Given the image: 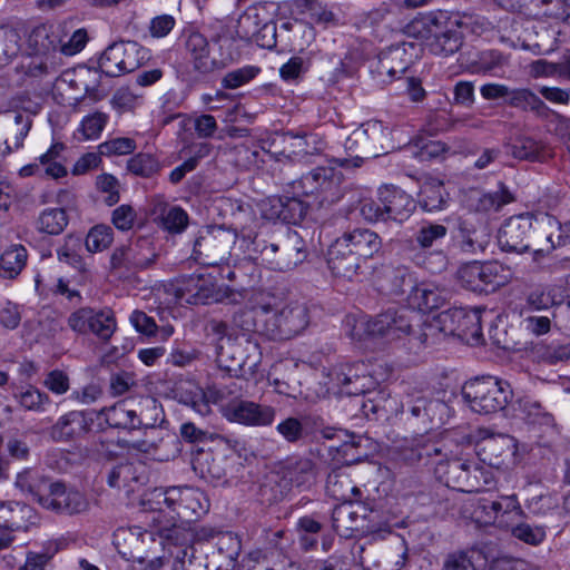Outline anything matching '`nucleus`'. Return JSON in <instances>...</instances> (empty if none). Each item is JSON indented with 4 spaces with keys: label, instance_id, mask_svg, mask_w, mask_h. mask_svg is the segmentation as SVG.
Segmentation results:
<instances>
[{
    "label": "nucleus",
    "instance_id": "48",
    "mask_svg": "<svg viewBox=\"0 0 570 570\" xmlns=\"http://www.w3.org/2000/svg\"><path fill=\"white\" fill-rule=\"evenodd\" d=\"M19 35L8 24H0V66L8 65L19 53Z\"/></svg>",
    "mask_w": 570,
    "mask_h": 570
},
{
    "label": "nucleus",
    "instance_id": "43",
    "mask_svg": "<svg viewBox=\"0 0 570 570\" xmlns=\"http://www.w3.org/2000/svg\"><path fill=\"white\" fill-rule=\"evenodd\" d=\"M193 468L202 479L210 482L220 481L226 475L220 461L212 452H198L193 460Z\"/></svg>",
    "mask_w": 570,
    "mask_h": 570
},
{
    "label": "nucleus",
    "instance_id": "59",
    "mask_svg": "<svg viewBox=\"0 0 570 570\" xmlns=\"http://www.w3.org/2000/svg\"><path fill=\"white\" fill-rule=\"evenodd\" d=\"M59 551L57 542H49L45 552H29L23 566V570H46L49 560Z\"/></svg>",
    "mask_w": 570,
    "mask_h": 570
},
{
    "label": "nucleus",
    "instance_id": "3",
    "mask_svg": "<svg viewBox=\"0 0 570 570\" xmlns=\"http://www.w3.org/2000/svg\"><path fill=\"white\" fill-rule=\"evenodd\" d=\"M420 316L410 308L389 309L374 318L347 316L346 326L351 327L350 336L362 340L365 335L379 336L387 341L402 338L412 333L414 323L419 324Z\"/></svg>",
    "mask_w": 570,
    "mask_h": 570
},
{
    "label": "nucleus",
    "instance_id": "55",
    "mask_svg": "<svg viewBox=\"0 0 570 570\" xmlns=\"http://www.w3.org/2000/svg\"><path fill=\"white\" fill-rule=\"evenodd\" d=\"M109 116L102 111H95L86 116L80 124L79 130L85 139H97L108 122Z\"/></svg>",
    "mask_w": 570,
    "mask_h": 570
},
{
    "label": "nucleus",
    "instance_id": "44",
    "mask_svg": "<svg viewBox=\"0 0 570 570\" xmlns=\"http://www.w3.org/2000/svg\"><path fill=\"white\" fill-rule=\"evenodd\" d=\"M501 529L510 531L512 537L531 546H538L546 539V532L541 527H531L523 520H501Z\"/></svg>",
    "mask_w": 570,
    "mask_h": 570
},
{
    "label": "nucleus",
    "instance_id": "29",
    "mask_svg": "<svg viewBox=\"0 0 570 570\" xmlns=\"http://www.w3.org/2000/svg\"><path fill=\"white\" fill-rule=\"evenodd\" d=\"M155 515L151 518L153 522L157 525V532L168 542V544H173L176 548L181 547H191L195 540V533L191 529V523H183L179 520H170V518H164V515L159 513H154Z\"/></svg>",
    "mask_w": 570,
    "mask_h": 570
},
{
    "label": "nucleus",
    "instance_id": "4",
    "mask_svg": "<svg viewBox=\"0 0 570 570\" xmlns=\"http://www.w3.org/2000/svg\"><path fill=\"white\" fill-rule=\"evenodd\" d=\"M414 26L422 28L423 37L428 39V47L432 53L450 56L461 48V29L466 26V22L458 14L435 11L416 20Z\"/></svg>",
    "mask_w": 570,
    "mask_h": 570
},
{
    "label": "nucleus",
    "instance_id": "32",
    "mask_svg": "<svg viewBox=\"0 0 570 570\" xmlns=\"http://www.w3.org/2000/svg\"><path fill=\"white\" fill-rule=\"evenodd\" d=\"M470 470V462L458 458L439 461L435 466L439 479L444 481L448 487L464 492L472 491L469 488Z\"/></svg>",
    "mask_w": 570,
    "mask_h": 570
},
{
    "label": "nucleus",
    "instance_id": "28",
    "mask_svg": "<svg viewBox=\"0 0 570 570\" xmlns=\"http://www.w3.org/2000/svg\"><path fill=\"white\" fill-rule=\"evenodd\" d=\"M448 299V292L434 283L422 282L411 287L407 296L409 306L412 311L431 312L444 305Z\"/></svg>",
    "mask_w": 570,
    "mask_h": 570
},
{
    "label": "nucleus",
    "instance_id": "24",
    "mask_svg": "<svg viewBox=\"0 0 570 570\" xmlns=\"http://www.w3.org/2000/svg\"><path fill=\"white\" fill-rule=\"evenodd\" d=\"M503 149L507 157L518 160L543 161L551 156V150L548 146L519 131L510 135L503 145Z\"/></svg>",
    "mask_w": 570,
    "mask_h": 570
},
{
    "label": "nucleus",
    "instance_id": "20",
    "mask_svg": "<svg viewBox=\"0 0 570 570\" xmlns=\"http://www.w3.org/2000/svg\"><path fill=\"white\" fill-rule=\"evenodd\" d=\"M42 508L68 515L87 511L89 502L85 494L76 489H68L61 482H53Z\"/></svg>",
    "mask_w": 570,
    "mask_h": 570
},
{
    "label": "nucleus",
    "instance_id": "30",
    "mask_svg": "<svg viewBox=\"0 0 570 570\" xmlns=\"http://www.w3.org/2000/svg\"><path fill=\"white\" fill-rule=\"evenodd\" d=\"M338 240H345L348 247L361 261L372 258L382 248V239L377 233L367 228H355L345 232Z\"/></svg>",
    "mask_w": 570,
    "mask_h": 570
},
{
    "label": "nucleus",
    "instance_id": "6",
    "mask_svg": "<svg viewBox=\"0 0 570 570\" xmlns=\"http://www.w3.org/2000/svg\"><path fill=\"white\" fill-rule=\"evenodd\" d=\"M296 195L313 196L320 205L337 203L344 195V176L332 166H320L289 184Z\"/></svg>",
    "mask_w": 570,
    "mask_h": 570
},
{
    "label": "nucleus",
    "instance_id": "16",
    "mask_svg": "<svg viewBox=\"0 0 570 570\" xmlns=\"http://www.w3.org/2000/svg\"><path fill=\"white\" fill-rule=\"evenodd\" d=\"M100 76L97 70L81 67L73 70H66L57 80V86L61 90H72L81 95L75 96L78 102L85 97L92 101H99L102 96L99 92Z\"/></svg>",
    "mask_w": 570,
    "mask_h": 570
},
{
    "label": "nucleus",
    "instance_id": "12",
    "mask_svg": "<svg viewBox=\"0 0 570 570\" xmlns=\"http://www.w3.org/2000/svg\"><path fill=\"white\" fill-rule=\"evenodd\" d=\"M499 379L494 376L475 377L462 386V397L469 403L472 411L490 414L495 413L499 406Z\"/></svg>",
    "mask_w": 570,
    "mask_h": 570
},
{
    "label": "nucleus",
    "instance_id": "1",
    "mask_svg": "<svg viewBox=\"0 0 570 570\" xmlns=\"http://www.w3.org/2000/svg\"><path fill=\"white\" fill-rule=\"evenodd\" d=\"M238 325L245 331H258L271 340H291L302 334L309 324L308 308L305 304L291 302L281 307L259 304L249 311H243Z\"/></svg>",
    "mask_w": 570,
    "mask_h": 570
},
{
    "label": "nucleus",
    "instance_id": "26",
    "mask_svg": "<svg viewBox=\"0 0 570 570\" xmlns=\"http://www.w3.org/2000/svg\"><path fill=\"white\" fill-rule=\"evenodd\" d=\"M533 227L532 216L530 214H520L505 219L501 232L505 238L501 244V249L505 252L523 253L530 248L524 243Z\"/></svg>",
    "mask_w": 570,
    "mask_h": 570
},
{
    "label": "nucleus",
    "instance_id": "25",
    "mask_svg": "<svg viewBox=\"0 0 570 570\" xmlns=\"http://www.w3.org/2000/svg\"><path fill=\"white\" fill-rule=\"evenodd\" d=\"M132 402L122 400L99 412L98 419L102 420L109 428L135 431L144 424L141 412L132 407Z\"/></svg>",
    "mask_w": 570,
    "mask_h": 570
},
{
    "label": "nucleus",
    "instance_id": "64",
    "mask_svg": "<svg viewBox=\"0 0 570 570\" xmlns=\"http://www.w3.org/2000/svg\"><path fill=\"white\" fill-rule=\"evenodd\" d=\"M111 104L119 111H130L140 104V97L129 88H120L115 92Z\"/></svg>",
    "mask_w": 570,
    "mask_h": 570
},
{
    "label": "nucleus",
    "instance_id": "5",
    "mask_svg": "<svg viewBox=\"0 0 570 570\" xmlns=\"http://www.w3.org/2000/svg\"><path fill=\"white\" fill-rule=\"evenodd\" d=\"M262 151L281 163L307 161L323 149V141L314 134L274 132L262 140Z\"/></svg>",
    "mask_w": 570,
    "mask_h": 570
},
{
    "label": "nucleus",
    "instance_id": "52",
    "mask_svg": "<svg viewBox=\"0 0 570 570\" xmlns=\"http://www.w3.org/2000/svg\"><path fill=\"white\" fill-rule=\"evenodd\" d=\"M114 240V232L107 225L94 226L86 237V248L90 253H99L107 249Z\"/></svg>",
    "mask_w": 570,
    "mask_h": 570
},
{
    "label": "nucleus",
    "instance_id": "56",
    "mask_svg": "<svg viewBox=\"0 0 570 570\" xmlns=\"http://www.w3.org/2000/svg\"><path fill=\"white\" fill-rule=\"evenodd\" d=\"M137 148L136 141L128 137H117L99 145V154L104 156L129 155Z\"/></svg>",
    "mask_w": 570,
    "mask_h": 570
},
{
    "label": "nucleus",
    "instance_id": "9",
    "mask_svg": "<svg viewBox=\"0 0 570 570\" xmlns=\"http://www.w3.org/2000/svg\"><path fill=\"white\" fill-rule=\"evenodd\" d=\"M236 234L223 227L200 230L193 246V259L205 266H215L227 259Z\"/></svg>",
    "mask_w": 570,
    "mask_h": 570
},
{
    "label": "nucleus",
    "instance_id": "37",
    "mask_svg": "<svg viewBox=\"0 0 570 570\" xmlns=\"http://www.w3.org/2000/svg\"><path fill=\"white\" fill-rule=\"evenodd\" d=\"M324 439H338L342 443L334 446L337 452L343 456L346 463H354L360 461L362 454L358 452L360 439L355 435L348 434L344 430L334 428H325L321 431Z\"/></svg>",
    "mask_w": 570,
    "mask_h": 570
},
{
    "label": "nucleus",
    "instance_id": "39",
    "mask_svg": "<svg viewBox=\"0 0 570 570\" xmlns=\"http://www.w3.org/2000/svg\"><path fill=\"white\" fill-rule=\"evenodd\" d=\"M419 204L426 212L443 209L446 198L442 181L434 178L424 180L419 193Z\"/></svg>",
    "mask_w": 570,
    "mask_h": 570
},
{
    "label": "nucleus",
    "instance_id": "8",
    "mask_svg": "<svg viewBox=\"0 0 570 570\" xmlns=\"http://www.w3.org/2000/svg\"><path fill=\"white\" fill-rule=\"evenodd\" d=\"M150 58V52L136 41H120L108 46L99 58L98 66L108 77H118L138 69Z\"/></svg>",
    "mask_w": 570,
    "mask_h": 570
},
{
    "label": "nucleus",
    "instance_id": "40",
    "mask_svg": "<svg viewBox=\"0 0 570 570\" xmlns=\"http://www.w3.org/2000/svg\"><path fill=\"white\" fill-rule=\"evenodd\" d=\"M139 430H142V438L127 440L125 446L139 452L151 453L164 442L165 432L155 423L144 422Z\"/></svg>",
    "mask_w": 570,
    "mask_h": 570
},
{
    "label": "nucleus",
    "instance_id": "46",
    "mask_svg": "<svg viewBox=\"0 0 570 570\" xmlns=\"http://www.w3.org/2000/svg\"><path fill=\"white\" fill-rule=\"evenodd\" d=\"M161 166L159 160L153 154L138 153L127 161V170L142 178H150L158 174Z\"/></svg>",
    "mask_w": 570,
    "mask_h": 570
},
{
    "label": "nucleus",
    "instance_id": "61",
    "mask_svg": "<svg viewBox=\"0 0 570 570\" xmlns=\"http://www.w3.org/2000/svg\"><path fill=\"white\" fill-rule=\"evenodd\" d=\"M14 122L18 126V128L13 136V139L12 141L6 140V150L8 153L17 150L23 146V140L28 136L32 125V120L30 119V117L23 114H17L14 116Z\"/></svg>",
    "mask_w": 570,
    "mask_h": 570
},
{
    "label": "nucleus",
    "instance_id": "36",
    "mask_svg": "<svg viewBox=\"0 0 570 570\" xmlns=\"http://www.w3.org/2000/svg\"><path fill=\"white\" fill-rule=\"evenodd\" d=\"M293 196L279 197L276 199V208L273 216L279 218L288 224H297L304 219L307 214L308 205L301 199L303 195H296L292 191Z\"/></svg>",
    "mask_w": 570,
    "mask_h": 570
},
{
    "label": "nucleus",
    "instance_id": "7",
    "mask_svg": "<svg viewBox=\"0 0 570 570\" xmlns=\"http://www.w3.org/2000/svg\"><path fill=\"white\" fill-rule=\"evenodd\" d=\"M254 244L261 253L262 261L274 271H291L307 257L306 243L294 230H288L277 243L267 244L265 240L255 239Z\"/></svg>",
    "mask_w": 570,
    "mask_h": 570
},
{
    "label": "nucleus",
    "instance_id": "14",
    "mask_svg": "<svg viewBox=\"0 0 570 570\" xmlns=\"http://www.w3.org/2000/svg\"><path fill=\"white\" fill-rule=\"evenodd\" d=\"M157 258V253L148 239H139L128 246L115 248L110 257L112 269L142 271L150 267Z\"/></svg>",
    "mask_w": 570,
    "mask_h": 570
},
{
    "label": "nucleus",
    "instance_id": "38",
    "mask_svg": "<svg viewBox=\"0 0 570 570\" xmlns=\"http://www.w3.org/2000/svg\"><path fill=\"white\" fill-rule=\"evenodd\" d=\"M28 254L22 245H11L0 255V276L16 278L24 268Z\"/></svg>",
    "mask_w": 570,
    "mask_h": 570
},
{
    "label": "nucleus",
    "instance_id": "50",
    "mask_svg": "<svg viewBox=\"0 0 570 570\" xmlns=\"http://www.w3.org/2000/svg\"><path fill=\"white\" fill-rule=\"evenodd\" d=\"M18 403L27 411L43 412L46 405L50 404V397L35 386H28L26 390L14 394Z\"/></svg>",
    "mask_w": 570,
    "mask_h": 570
},
{
    "label": "nucleus",
    "instance_id": "35",
    "mask_svg": "<svg viewBox=\"0 0 570 570\" xmlns=\"http://www.w3.org/2000/svg\"><path fill=\"white\" fill-rule=\"evenodd\" d=\"M86 431V420L81 412L71 411L60 416L50 428L49 434L56 442H67Z\"/></svg>",
    "mask_w": 570,
    "mask_h": 570
},
{
    "label": "nucleus",
    "instance_id": "10",
    "mask_svg": "<svg viewBox=\"0 0 570 570\" xmlns=\"http://www.w3.org/2000/svg\"><path fill=\"white\" fill-rule=\"evenodd\" d=\"M438 322L444 333L455 335L470 345L483 343L479 309L452 307L439 314Z\"/></svg>",
    "mask_w": 570,
    "mask_h": 570
},
{
    "label": "nucleus",
    "instance_id": "17",
    "mask_svg": "<svg viewBox=\"0 0 570 570\" xmlns=\"http://www.w3.org/2000/svg\"><path fill=\"white\" fill-rule=\"evenodd\" d=\"M180 292L188 304H210L215 302H224L227 299L232 304H236L237 299L234 294L222 293L210 276L202 274H193L188 276L180 287Z\"/></svg>",
    "mask_w": 570,
    "mask_h": 570
},
{
    "label": "nucleus",
    "instance_id": "31",
    "mask_svg": "<svg viewBox=\"0 0 570 570\" xmlns=\"http://www.w3.org/2000/svg\"><path fill=\"white\" fill-rule=\"evenodd\" d=\"M358 130L364 136V156L367 158L377 157L393 148L391 132L382 121L368 120Z\"/></svg>",
    "mask_w": 570,
    "mask_h": 570
},
{
    "label": "nucleus",
    "instance_id": "11",
    "mask_svg": "<svg viewBox=\"0 0 570 570\" xmlns=\"http://www.w3.org/2000/svg\"><path fill=\"white\" fill-rule=\"evenodd\" d=\"M67 323L75 333L94 334L102 342H108L117 328L116 317L110 308L81 307L69 315Z\"/></svg>",
    "mask_w": 570,
    "mask_h": 570
},
{
    "label": "nucleus",
    "instance_id": "41",
    "mask_svg": "<svg viewBox=\"0 0 570 570\" xmlns=\"http://www.w3.org/2000/svg\"><path fill=\"white\" fill-rule=\"evenodd\" d=\"M109 487L124 489L127 494L136 490L139 476L136 473V466L130 462L119 463L114 466L107 476Z\"/></svg>",
    "mask_w": 570,
    "mask_h": 570
},
{
    "label": "nucleus",
    "instance_id": "19",
    "mask_svg": "<svg viewBox=\"0 0 570 570\" xmlns=\"http://www.w3.org/2000/svg\"><path fill=\"white\" fill-rule=\"evenodd\" d=\"M497 263L473 262L459 269L462 285L473 292L490 294L499 288Z\"/></svg>",
    "mask_w": 570,
    "mask_h": 570
},
{
    "label": "nucleus",
    "instance_id": "2",
    "mask_svg": "<svg viewBox=\"0 0 570 570\" xmlns=\"http://www.w3.org/2000/svg\"><path fill=\"white\" fill-rule=\"evenodd\" d=\"M141 505L145 511L183 523L197 521L209 509L206 495L191 487L155 488L144 495Z\"/></svg>",
    "mask_w": 570,
    "mask_h": 570
},
{
    "label": "nucleus",
    "instance_id": "23",
    "mask_svg": "<svg viewBox=\"0 0 570 570\" xmlns=\"http://www.w3.org/2000/svg\"><path fill=\"white\" fill-rule=\"evenodd\" d=\"M283 478L301 490L311 489L318 478L317 463L306 456H291L283 463Z\"/></svg>",
    "mask_w": 570,
    "mask_h": 570
},
{
    "label": "nucleus",
    "instance_id": "34",
    "mask_svg": "<svg viewBox=\"0 0 570 570\" xmlns=\"http://www.w3.org/2000/svg\"><path fill=\"white\" fill-rule=\"evenodd\" d=\"M326 492L330 497L344 503H351L361 498V490L353 483L343 470H333L326 480Z\"/></svg>",
    "mask_w": 570,
    "mask_h": 570
},
{
    "label": "nucleus",
    "instance_id": "33",
    "mask_svg": "<svg viewBox=\"0 0 570 570\" xmlns=\"http://www.w3.org/2000/svg\"><path fill=\"white\" fill-rule=\"evenodd\" d=\"M53 482L45 475V473L38 469H24L18 473L16 478V487L31 495L42 507L43 500L48 497V492L51 489Z\"/></svg>",
    "mask_w": 570,
    "mask_h": 570
},
{
    "label": "nucleus",
    "instance_id": "22",
    "mask_svg": "<svg viewBox=\"0 0 570 570\" xmlns=\"http://www.w3.org/2000/svg\"><path fill=\"white\" fill-rule=\"evenodd\" d=\"M379 200L386 220L402 223L406 220L415 209L413 198L395 186H383L379 189Z\"/></svg>",
    "mask_w": 570,
    "mask_h": 570
},
{
    "label": "nucleus",
    "instance_id": "47",
    "mask_svg": "<svg viewBox=\"0 0 570 570\" xmlns=\"http://www.w3.org/2000/svg\"><path fill=\"white\" fill-rule=\"evenodd\" d=\"M68 225V217L63 208H47L38 218V228L50 235L60 234Z\"/></svg>",
    "mask_w": 570,
    "mask_h": 570
},
{
    "label": "nucleus",
    "instance_id": "45",
    "mask_svg": "<svg viewBox=\"0 0 570 570\" xmlns=\"http://www.w3.org/2000/svg\"><path fill=\"white\" fill-rule=\"evenodd\" d=\"M407 409L413 417L431 421L435 410H443L445 405L438 400H430L426 396L419 394L416 396H409L402 409Z\"/></svg>",
    "mask_w": 570,
    "mask_h": 570
},
{
    "label": "nucleus",
    "instance_id": "15",
    "mask_svg": "<svg viewBox=\"0 0 570 570\" xmlns=\"http://www.w3.org/2000/svg\"><path fill=\"white\" fill-rule=\"evenodd\" d=\"M236 33L243 40H255L262 47H273L275 40V26L267 22L257 7L247 8L238 18Z\"/></svg>",
    "mask_w": 570,
    "mask_h": 570
},
{
    "label": "nucleus",
    "instance_id": "54",
    "mask_svg": "<svg viewBox=\"0 0 570 570\" xmlns=\"http://www.w3.org/2000/svg\"><path fill=\"white\" fill-rule=\"evenodd\" d=\"M23 513L31 512V508L27 504L19 502L0 503V528H6L10 531H18L23 529L21 519L12 515L8 518V513Z\"/></svg>",
    "mask_w": 570,
    "mask_h": 570
},
{
    "label": "nucleus",
    "instance_id": "57",
    "mask_svg": "<svg viewBox=\"0 0 570 570\" xmlns=\"http://www.w3.org/2000/svg\"><path fill=\"white\" fill-rule=\"evenodd\" d=\"M446 227L441 224L423 225L415 234V242L421 248H429L446 235Z\"/></svg>",
    "mask_w": 570,
    "mask_h": 570
},
{
    "label": "nucleus",
    "instance_id": "13",
    "mask_svg": "<svg viewBox=\"0 0 570 570\" xmlns=\"http://www.w3.org/2000/svg\"><path fill=\"white\" fill-rule=\"evenodd\" d=\"M223 416L234 423L246 426H268L275 420L276 411L271 405L239 400L226 404L222 409Z\"/></svg>",
    "mask_w": 570,
    "mask_h": 570
},
{
    "label": "nucleus",
    "instance_id": "63",
    "mask_svg": "<svg viewBox=\"0 0 570 570\" xmlns=\"http://www.w3.org/2000/svg\"><path fill=\"white\" fill-rule=\"evenodd\" d=\"M137 214L130 205H120L114 209L111 222L119 230H129L132 228Z\"/></svg>",
    "mask_w": 570,
    "mask_h": 570
},
{
    "label": "nucleus",
    "instance_id": "18",
    "mask_svg": "<svg viewBox=\"0 0 570 570\" xmlns=\"http://www.w3.org/2000/svg\"><path fill=\"white\" fill-rule=\"evenodd\" d=\"M331 380L341 389L345 395H361L373 386L372 377L366 373L364 363H347L335 366Z\"/></svg>",
    "mask_w": 570,
    "mask_h": 570
},
{
    "label": "nucleus",
    "instance_id": "58",
    "mask_svg": "<svg viewBox=\"0 0 570 570\" xmlns=\"http://www.w3.org/2000/svg\"><path fill=\"white\" fill-rule=\"evenodd\" d=\"M23 307L11 301H7L0 308V325L13 331L19 327L22 320Z\"/></svg>",
    "mask_w": 570,
    "mask_h": 570
},
{
    "label": "nucleus",
    "instance_id": "27",
    "mask_svg": "<svg viewBox=\"0 0 570 570\" xmlns=\"http://www.w3.org/2000/svg\"><path fill=\"white\" fill-rule=\"evenodd\" d=\"M327 265L333 275L352 279L358 274L361 259L346 247L345 240L336 238L328 248Z\"/></svg>",
    "mask_w": 570,
    "mask_h": 570
},
{
    "label": "nucleus",
    "instance_id": "60",
    "mask_svg": "<svg viewBox=\"0 0 570 570\" xmlns=\"http://www.w3.org/2000/svg\"><path fill=\"white\" fill-rule=\"evenodd\" d=\"M488 235L484 232L462 230L461 249L466 254L483 252L488 245Z\"/></svg>",
    "mask_w": 570,
    "mask_h": 570
},
{
    "label": "nucleus",
    "instance_id": "51",
    "mask_svg": "<svg viewBox=\"0 0 570 570\" xmlns=\"http://www.w3.org/2000/svg\"><path fill=\"white\" fill-rule=\"evenodd\" d=\"M188 225L187 213L178 206H169L163 209L160 215V226L171 233L179 234L186 229Z\"/></svg>",
    "mask_w": 570,
    "mask_h": 570
},
{
    "label": "nucleus",
    "instance_id": "21",
    "mask_svg": "<svg viewBox=\"0 0 570 570\" xmlns=\"http://www.w3.org/2000/svg\"><path fill=\"white\" fill-rule=\"evenodd\" d=\"M186 51L194 70L199 75L222 70L223 59L216 60V53L212 55L210 45L202 33L193 32L188 36Z\"/></svg>",
    "mask_w": 570,
    "mask_h": 570
},
{
    "label": "nucleus",
    "instance_id": "62",
    "mask_svg": "<svg viewBox=\"0 0 570 570\" xmlns=\"http://www.w3.org/2000/svg\"><path fill=\"white\" fill-rule=\"evenodd\" d=\"M97 188L107 194L105 203L109 206L119 202V184L116 177L110 174H101L96 180Z\"/></svg>",
    "mask_w": 570,
    "mask_h": 570
},
{
    "label": "nucleus",
    "instance_id": "42",
    "mask_svg": "<svg viewBox=\"0 0 570 570\" xmlns=\"http://www.w3.org/2000/svg\"><path fill=\"white\" fill-rule=\"evenodd\" d=\"M363 134L355 129L345 140L344 148L350 154V157L336 158L334 163L343 168H358L362 166L364 159V138Z\"/></svg>",
    "mask_w": 570,
    "mask_h": 570
},
{
    "label": "nucleus",
    "instance_id": "49",
    "mask_svg": "<svg viewBox=\"0 0 570 570\" xmlns=\"http://www.w3.org/2000/svg\"><path fill=\"white\" fill-rule=\"evenodd\" d=\"M276 431L286 442L293 444L303 442L309 435L306 424L294 416L281 421Z\"/></svg>",
    "mask_w": 570,
    "mask_h": 570
},
{
    "label": "nucleus",
    "instance_id": "53",
    "mask_svg": "<svg viewBox=\"0 0 570 570\" xmlns=\"http://www.w3.org/2000/svg\"><path fill=\"white\" fill-rule=\"evenodd\" d=\"M261 72V68L256 66H244L228 71L222 78V87L225 89H237L250 82Z\"/></svg>",
    "mask_w": 570,
    "mask_h": 570
}]
</instances>
